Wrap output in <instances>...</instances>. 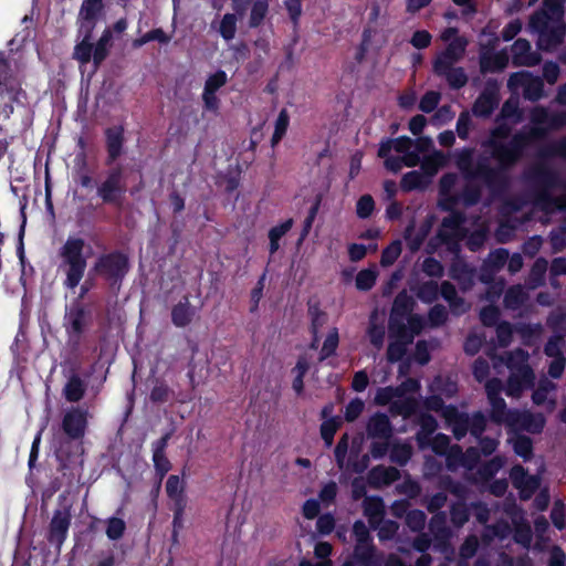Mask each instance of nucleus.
I'll use <instances>...</instances> for the list:
<instances>
[{
    "instance_id": "obj_1",
    "label": "nucleus",
    "mask_w": 566,
    "mask_h": 566,
    "mask_svg": "<svg viewBox=\"0 0 566 566\" xmlns=\"http://www.w3.org/2000/svg\"><path fill=\"white\" fill-rule=\"evenodd\" d=\"M412 300L406 294H399L394 303L390 317V333L396 337L388 347V358L398 360L403 353V345L411 342L422 326V319L411 313Z\"/></svg>"
},
{
    "instance_id": "obj_2",
    "label": "nucleus",
    "mask_w": 566,
    "mask_h": 566,
    "mask_svg": "<svg viewBox=\"0 0 566 566\" xmlns=\"http://www.w3.org/2000/svg\"><path fill=\"white\" fill-rule=\"evenodd\" d=\"M563 0H545L543 11L531 20V28L538 33V46L552 50L563 39L565 28L562 22Z\"/></svg>"
},
{
    "instance_id": "obj_3",
    "label": "nucleus",
    "mask_w": 566,
    "mask_h": 566,
    "mask_svg": "<svg viewBox=\"0 0 566 566\" xmlns=\"http://www.w3.org/2000/svg\"><path fill=\"white\" fill-rule=\"evenodd\" d=\"M91 255V248L84 239L71 235L61 247L59 256V269L64 275V285L69 289H75L82 280L86 261Z\"/></svg>"
},
{
    "instance_id": "obj_4",
    "label": "nucleus",
    "mask_w": 566,
    "mask_h": 566,
    "mask_svg": "<svg viewBox=\"0 0 566 566\" xmlns=\"http://www.w3.org/2000/svg\"><path fill=\"white\" fill-rule=\"evenodd\" d=\"M485 388L492 406V416L497 422H505L514 429H523L533 433L542 431L545 426V418L542 415L505 411L504 400L497 397L501 391V382L499 380H490Z\"/></svg>"
},
{
    "instance_id": "obj_5",
    "label": "nucleus",
    "mask_w": 566,
    "mask_h": 566,
    "mask_svg": "<svg viewBox=\"0 0 566 566\" xmlns=\"http://www.w3.org/2000/svg\"><path fill=\"white\" fill-rule=\"evenodd\" d=\"M411 145L410 138L399 137L382 143L378 154L385 159V165L389 170L398 171L402 166L415 167L419 163V155L411 151Z\"/></svg>"
},
{
    "instance_id": "obj_6",
    "label": "nucleus",
    "mask_w": 566,
    "mask_h": 566,
    "mask_svg": "<svg viewBox=\"0 0 566 566\" xmlns=\"http://www.w3.org/2000/svg\"><path fill=\"white\" fill-rule=\"evenodd\" d=\"M526 361L527 354L523 350H516L510 357L507 365L511 369V377L506 388L509 396L517 397L524 389L533 384L534 374Z\"/></svg>"
},
{
    "instance_id": "obj_7",
    "label": "nucleus",
    "mask_w": 566,
    "mask_h": 566,
    "mask_svg": "<svg viewBox=\"0 0 566 566\" xmlns=\"http://www.w3.org/2000/svg\"><path fill=\"white\" fill-rule=\"evenodd\" d=\"M90 323L88 313L80 305L70 307L65 315L64 326L67 333L69 343L77 345Z\"/></svg>"
},
{
    "instance_id": "obj_8",
    "label": "nucleus",
    "mask_w": 566,
    "mask_h": 566,
    "mask_svg": "<svg viewBox=\"0 0 566 566\" xmlns=\"http://www.w3.org/2000/svg\"><path fill=\"white\" fill-rule=\"evenodd\" d=\"M0 95L6 101L19 102L23 96L19 87V83L13 75V70L6 60L4 55L0 53Z\"/></svg>"
},
{
    "instance_id": "obj_9",
    "label": "nucleus",
    "mask_w": 566,
    "mask_h": 566,
    "mask_svg": "<svg viewBox=\"0 0 566 566\" xmlns=\"http://www.w3.org/2000/svg\"><path fill=\"white\" fill-rule=\"evenodd\" d=\"M509 85L515 93L521 90L530 99H537L542 95V82L527 72L513 74L510 77Z\"/></svg>"
},
{
    "instance_id": "obj_10",
    "label": "nucleus",
    "mask_w": 566,
    "mask_h": 566,
    "mask_svg": "<svg viewBox=\"0 0 566 566\" xmlns=\"http://www.w3.org/2000/svg\"><path fill=\"white\" fill-rule=\"evenodd\" d=\"M465 46L467 41L462 36L447 44L446 50L437 55L434 71L437 73H446L454 62L462 57Z\"/></svg>"
},
{
    "instance_id": "obj_11",
    "label": "nucleus",
    "mask_w": 566,
    "mask_h": 566,
    "mask_svg": "<svg viewBox=\"0 0 566 566\" xmlns=\"http://www.w3.org/2000/svg\"><path fill=\"white\" fill-rule=\"evenodd\" d=\"M102 0H84L80 11V32L91 33L95 21L101 14Z\"/></svg>"
},
{
    "instance_id": "obj_12",
    "label": "nucleus",
    "mask_w": 566,
    "mask_h": 566,
    "mask_svg": "<svg viewBox=\"0 0 566 566\" xmlns=\"http://www.w3.org/2000/svg\"><path fill=\"white\" fill-rule=\"evenodd\" d=\"M86 423V412L78 409H73L65 415L63 419V429L69 437L78 439L84 434Z\"/></svg>"
},
{
    "instance_id": "obj_13",
    "label": "nucleus",
    "mask_w": 566,
    "mask_h": 566,
    "mask_svg": "<svg viewBox=\"0 0 566 566\" xmlns=\"http://www.w3.org/2000/svg\"><path fill=\"white\" fill-rule=\"evenodd\" d=\"M511 478L514 485L521 490V494L525 499L530 497L538 486L537 479L525 474L521 467H515L512 469Z\"/></svg>"
},
{
    "instance_id": "obj_14",
    "label": "nucleus",
    "mask_w": 566,
    "mask_h": 566,
    "mask_svg": "<svg viewBox=\"0 0 566 566\" xmlns=\"http://www.w3.org/2000/svg\"><path fill=\"white\" fill-rule=\"evenodd\" d=\"M70 513L66 511L56 512L51 522V539L61 544L66 535L70 525Z\"/></svg>"
},
{
    "instance_id": "obj_15",
    "label": "nucleus",
    "mask_w": 566,
    "mask_h": 566,
    "mask_svg": "<svg viewBox=\"0 0 566 566\" xmlns=\"http://www.w3.org/2000/svg\"><path fill=\"white\" fill-rule=\"evenodd\" d=\"M531 46L525 40H517L513 44L514 62L521 65H533L538 62V59L533 54H527Z\"/></svg>"
},
{
    "instance_id": "obj_16",
    "label": "nucleus",
    "mask_w": 566,
    "mask_h": 566,
    "mask_svg": "<svg viewBox=\"0 0 566 566\" xmlns=\"http://www.w3.org/2000/svg\"><path fill=\"white\" fill-rule=\"evenodd\" d=\"M554 390H555V385L552 381H549L547 379L541 380L538 384V387L536 388V390L533 394L534 403L543 405V403L547 402L548 410L549 411L554 410V408L556 406L555 400H548V394Z\"/></svg>"
},
{
    "instance_id": "obj_17",
    "label": "nucleus",
    "mask_w": 566,
    "mask_h": 566,
    "mask_svg": "<svg viewBox=\"0 0 566 566\" xmlns=\"http://www.w3.org/2000/svg\"><path fill=\"white\" fill-rule=\"evenodd\" d=\"M446 157L440 151H434L432 155L427 156L422 164L421 170L430 181L431 177H433L438 170L444 165Z\"/></svg>"
},
{
    "instance_id": "obj_18",
    "label": "nucleus",
    "mask_w": 566,
    "mask_h": 566,
    "mask_svg": "<svg viewBox=\"0 0 566 566\" xmlns=\"http://www.w3.org/2000/svg\"><path fill=\"white\" fill-rule=\"evenodd\" d=\"M339 335L336 327H329L324 335V342L321 349V358L325 359L333 355L338 346Z\"/></svg>"
},
{
    "instance_id": "obj_19",
    "label": "nucleus",
    "mask_w": 566,
    "mask_h": 566,
    "mask_svg": "<svg viewBox=\"0 0 566 566\" xmlns=\"http://www.w3.org/2000/svg\"><path fill=\"white\" fill-rule=\"evenodd\" d=\"M496 104L497 97L494 92L484 93L475 102L473 112L476 115L484 116L490 114Z\"/></svg>"
},
{
    "instance_id": "obj_20",
    "label": "nucleus",
    "mask_w": 566,
    "mask_h": 566,
    "mask_svg": "<svg viewBox=\"0 0 566 566\" xmlns=\"http://www.w3.org/2000/svg\"><path fill=\"white\" fill-rule=\"evenodd\" d=\"M429 180L423 174V171H410L406 174L401 180V187L405 190H413L418 188H423L428 185Z\"/></svg>"
},
{
    "instance_id": "obj_21",
    "label": "nucleus",
    "mask_w": 566,
    "mask_h": 566,
    "mask_svg": "<svg viewBox=\"0 0 566 566\" xmlns=\"http://www.w3.org/2000/svg\"><path fill=\"white\" fill-rule=\"evenodd\" d=\"M507 64V56L504 53H484L481 57V67L483 71H494L505 67Z\"/></svg>"
},
{
    "instance_id": "obj_22",
    "label": "nucleus",
    "mask_w": 566,
    "mask_h": 566,
    "mask_svg": "<svg viewBox=\"0 0 566 566\" xmlns=\"http://www.w3.org/2000/svg\"><path fill=\"white\" fill-rule=\"evenodd\" d=\"M310 368V360L306 357H300L295 367L292 369L293 374V389L301 394L303 390V377Z\"/></svg>"
},
{
    "instance_id": "obj_23",
    "label": "nucleus",
    "mask_w": 566,
    "mask_h": 566,
    "mask_svg": "<svg viewBox=\"0 0 566 566\" xmlns=\"http://www.w3.org/2000/svg\"><path fill=\"white\" fill-rule=\"evenodd\" d=\"M502 134L503 133L501 130H497L493 136L492 143L494 144V153L501 163L510 164L517 157L518 151L516 148H506L501 145H497V138Z\"/></svg>"
},
{
    "instance_id": "obj_24",
    "label": "nucleus",
    "mask_w": 566,
    "mask_h": 566,
    "mask_svg": "<svg viewBox=\"0 0 566 566\" xmlns=\"http://www.w3.org/2000/svg\"><path fill=\"white\" fill-rule=\"evenodd\" d=\"M83 40L75 46L74 57L81 63H87L92 55V44L90 43L91 33L80 32Z\"/></svg>"
},
{
    "instance_id": "obj_25",
    "label": "nucleus",
    "mask_w": 566,
    "mask_h": 566,
    "mask_svg": "<svg viewBox=\"0 0 566 566\" xmlns=\"http://www.w3.org/2000/svg\"><path fill=\"white\" fill-rule=\"evenodd\" d=\"M377 279V272L373 269H365L358 272L355 280V285L359 291L370 290Z\"/></svg>"
},
{
    "instance_id": "obj_26",
    "label": "nucleus",
    "mask_w": 566,
    "mask_h": 566,
    "mask_svg": "<svg viewBox=\"0 0 566 566\" xmlns=\"http://www.w3.org/2000/svg\"><path fill=\"white\" fill-rule=\"evenodd\" d=\"M193 311L187 303L178 304L172 310V321L177 326H186L190 323Z\"/></svg>"
},
{
    "instance_id": "obj_27",
    "label": "nucleus",
    "mask_w": 566,
    "mask_h": 566,
    "mask_svg": "<svg viewBox=\"0 0 566 566\" xmlns=\"http://www.w3.org/2000/svg\"><path fill=\"white\" fill-rule=\"evenodd\" d=\"M64 394L66 399L70 401L80 400L84 394V385L82 380L77 377H72L64 388Z\"/></svg>"
},
{
    "instance_id": "obj_28",
    "label": "nucleus",
    "mask_w": 566,
    "mask_h": 566,
    "mask_svg": "<svg viewBox=\"0 0 566 566\" xmlns=\"http://www.w3.org/2000/svg\"><path fill=\"white\" fill-rule=\"evenodd\" d=\"M289 126V115L286 111H281L274 125V133L271 139L272 146H275L280 143L283 136L286 133Z\"/></svg>"
},
{
    "instance_id": "obj_29",
    "label": "nucleus",
    "mask_w": 566,
    "mask_h": 566,
    "mask_svg": "<svg viewBox=\"0 0 566 566\" xmlns=\"http://www.w3.org/2000/svg\"><path fill=\"white\" fill-rule=\"evenodd\" d=\"M237 30V18L233 14L227 13L223 15L219 32L224 40H231L234 38Z\"/></svg>"
},
{
    "instance_id": "obj_30",
    "label": "nucleus",
    "mask_w": 566,
    "mask_h": 566,
    "mask_svg": "<svg viewBox=\"0 0 566 566\" xmlns=\"http://www.w3.org/2000/svg\"><path fill=\"white\" fill-rule=\"evenodd\" d=\"M119 189V177L114 175L111 176L101 187L99 195L104 200L111 201L116 198V192Z\"/></svg>"
},
{
    "instance_id": "obj_31",
    "label": "nucleus",
    "mask_w": 566,
    "mask_h": 566,
    "mask_svg": "<svg viewBox=\"0 0 566 566\" xmlns=\"http://www.w3.org/2000/svg\"><path fill=\"white\" fill-rule=\"evenodd\" d=\"M228 81V76L226 72L218 71L211 74L205 84V90L210 92H217L220 87H222Z\"/></svg>"
},
{
    "instance_id": "obj_32",
    "label": "nucleus",
    "mask_w": 566,
    "mask_h": 566,
    "mask_svg": "<svg viewBox=\"0 0 566 566\" xmlns=\"http://www.w3.org/2000/svg\"><path fill=\"white\" fill-rule=\"evenodd\" d=\"M439 74L446 75L448 78V82L453 87H461L467 83V75L464 74L462 69H451V66H450L446 73H439Z\"/></svg>"
},
{
    "instance_id": "obj_33",
    "label": "nucleus",
    "mask_w": 566,
    "mask_h": 566,
    "mask_svg": "<svg viewBox=\"0 0 566 566\" xmlns=\"http://www.w3.org/2000/svg\"><path fill=\"white\" fill-rule=\"evenodd\" d=\"M401 253V248H400V244L398 242H394L391 243L387 249H385V251L382 252V255H381V264L384 266H388V265H391L397 259L398 256L400 255Z\"/></svg>"
},
{
    "instance_id": "obj_34",
    "label": "nucleus",
    "mask_w": 566,
    "mask_h": 566,
    "mask_svg": "<svg viewBox=\"0 0 566 566\" xmlns=\"http://www.w3.org/2000/svg\"><path fill=\"white\" fill-rule=\"evenodd\" d=\"M125 530V523L120 518L113 517L107 522L106 534L111 539L119 538Z\"/></svg>"
},
{
    "instance_id": "obj_35",
    "label": "nucleus",
    "mask_w": 566,
    "mask_h": 566,
    "mask_svg": "<svg viewBox=\"0 0 566 566\" xmlns=\"http://www.w3.org/2000/svg\"><path fill=\"white\" fill-rule=\"evenodd\" d=\"M564 340L562 337L556 336L549 339L545 347V353L552 358L563 357Z\"/></svg>"
},
{
    "instance_id": "obj_36",
    "label": "nucleus",
    "mask_w": 566,
    "mask_h": 566,
    "mask_svg": "<svg viewBox=\"0 0 566 566\" xmlns=\"http://www.w3.org/2000/svg\"><path fill=\"white\" fill-rule=\"evenodd\" d=\"M268 10V0H256L251 12V25H258Z\"/></svg>"
},
{
    "instance_id": "obj_37",
    "label": "nucleus",
    "mask_w": 566,
    "mask_h": 566,
    "mask_svg": "<svg viewBox=\"0 0 566 566\" xmlns=\"http://www.w3.org/2000/svg\"><path fill=\"white\" fill-rule=\"evenodd\" d=\"M354 534L358 542V546L356 548V554L360 555V551L367 547L368 532L364 523L357 522L354 525Z\"/></svg>"
},
{
    "instance_id": "obj_38",
    "label": "nucleus",
    "mask_w": 566,
    "mask_h": 566,
    "mask_svg": "<svg viewBox=\"0 0 566 566\" xmlns=\"http://www.w3.org/2000/svg\"><path fill=\"white\" fill-rule=\"evenodd\" d=\"M431 40H432V36L428 31L418 30L412 34V36L410 39V43L412 44L413 48L420 50V49H424V48L429 46V44L431 43Z\"/></svg>"
},
{
    "instance_id": "obj_39",
    "label": "nucleus",
    "mask_w": 566,
    "mask_h": 566,
    "mask_svg": "<svg viewBox=\"0 0 566 566\" xmlns=\"http://www.w3.org/2000/svg\"><path fill=\"white\" fill-rule=\"evenodd\" d=\"M513 442V448H514V451L523 457V458H527L531 452H532V443H531V440L528 438H525V437H516L515 439L512 440Z\"/></svg>"
},
{
    "instance_id": "obj_40",
    "label": "nucleus",
    "mask_w": 566,
    "mask_h": 566,
    "mask_svg": "<svg viewBox=\"0 0 566 566\" xmlns=\"http://www.w3.org/2000/svg\"><path fill=\"white\" fill-rule=\"evenodd\" d=\"M182 490H184L182 480L177 475H170L166 483L167 493L172 497H177L180 495Z\"/></svg>"
},
{
    "instance_id": "obj_41",
    "label": "nucleus",
    "mask_w": 566,
    "mask_h": 566,
    "mask_svg": "<svg viewBox=\"0 0 566 566\" xmlns=\"http://www.w3.org/2000/svg\"><path fill=\"white\" fill-rule=\"evenodd\" d=\"M356 210H357V214L360 218H366V217L370 216V213L374 210L373 198L369 196H363L357 202Z\"/></svg>"
},
{
    "instance_id": "obj_42",
    "label": "nucleus",
    "mask_w": 566,
    "mask_h": 566,
    "mask_svg": "<svg viewBox=\"0 0 566 566\" xmlns=\"http://www.w3.org/2000/svg\"><path fill=\"white\" fill-rule=\"evenodd\" d=\"M368 429L374 434H386V432L388 431L387 418L385 416H377L373 418Z\"/></svg>"
},
{
    "instance_id": "obj_43",
    "label": "nucleus",
    "mask_w": 566,
    "mask_h": 566,
    "mask_svg": "<svg viewBox=\"0 0 566 566\" xmlns=\"http://www.w3.org/2000/svg\"><path fill=\"white\" fill-rule=\"evenodd\" d=\"M338 422L335 419L326 420L321 428L322 438L329 446L337 430Z\"/></svg>"
},
{
    "instance_id": "obj_44",
    "label": "nucleus",
    "mask_w": 566,
    "mask_h": 566,
    "mask_svg": "<svg viewBox=\"0 0 566 566\" xmlns=\"http://www.w3.org/2000/svg\"><path fill=\"white\" fill-rule=\"evenodd\" d=\"M440 95L436 92H428L420 101V109L423 112H431L437 106Z\"/></svg>"
},
{
    "instance_id": "obj_45",
    "label": "nucleus",
    "mask_w": 566,
    "mask_h": 566,
    "mask_svg": "<svg viewBox=\"0 0 566 566\" xmlns=\"http://www.w3.org/2000/svg\"><path fill=\"white\" fill-rule=\"evenodd\" d=\"M111 39L109 31L105 32L94 50V61L98 64L106 55V45Z\"/></svg>"
},
{
    "instance_id": "obj_46",
    "label": "nucleus",
    "mask_w": 566,
    "mask_h": 566,
    "mask_svg": "<svg viewBox=\"0 0 566 566\" xmlns=\"http://www.w3.org/2000/svg\"><path fill=\"white\" fill-rule=\"evenodd\" d=\"M368 336H369L370 343L373 345H375L377 348H380L384 343L385 329L382 326H377L375 324H371V326L368 329Z\"/></svg>"
},
{
    "instance_id": "obj_47",
    "label": "nucleus",
    "mask_w": 566,
    "mask_h": 566,
    "mask_svg": "<svg viewBox=\"0 0 566 566\" xmlns=\"http://www.w3.org/2000/svg\"><path fill=\"white\" fill-rule=\"evenodd\" d=\"M364 402L359 399H355L348 403L345 411V418L348 421L355 420L363 411Z\"/></svg>"
},
{
    "instance_id": "obj_48",
    "label": "nucleus",
    "mask_w": 566,
    "mask_h": 566,
    "mask_svg": "<svg viewBox=\"0 0 566 566\" xmlns=\"http://www.w3.org/2000/svg\"><path fill=\"white\" fill-rule=\"evenodd\" d=\"M336 492H337L336 484L333 482L327 483L326 485H324L322 488V490L319 492V501L323 504L328 505L335 499Z\"/></svg>"
},
{
    "instance_id": "obj_49",
    "label": "nucleus",
    "mask_w": 566,
    "mask_h": 566,
    "mask_svg": "<svg viewBox=\"0 0 566 566\" xmlns=\"http://www.w3.org/2000/svg\"><path fill=\"white\" fill-rule=\"evenodd\" d=\"M565 368V358L557 357L552 360L548 368V374L553 378H559L563 375Z\"/></svg>"
},
{
    "instance_id": "obj_50",
    "label": "nucleus",
    "mask_w": 566,
    "mask_h": 566,
    "mask_svg": "<svg viewBox=\"0 0 566 566\" xmlns=\"http://www.w3.org/2000/svg\"><path fill=\"white\" fill-rule=\"evenodd\" d=\"M441 293L443 295V297L450 303V305L455 310V311H460L461 308L458 306V304L455 303V290L454 287L449 284V283H443L442 286H441Z\"/></svg>"
},
{
    "instance_id": "obj_51",
    "label": "nucleus",
    "mask_w": 566,
    "mask_h": 566,
    "mask_svg": "<svg viewBox=\"0 0 566 566\" xmlns=\"http://www.w3.org/2000/svg\"><path fill=\"white\" fill-rule=\"evenodd\" d=\"M319 510V503L314 499L307 500L303 505V514L308 520L316 517Z\"/></svg>"
},
{
    "instance_id": "obj_52",
    "label": "nucleus",
    "mask_w": 566,
    "mask_h": 566,
    "mask_svg": "<svg viewBox=\"0 0 566 566\" xmlns=\"http://www.w3.org/2000/svg\"><path fill=\"white\" fill-rule=\"evenodd\" d=\"M396 395H397L396 390H394L391 388H382V389L378 390V392L375 397V401L378 405H386V403L390 402L391 400H394Z\"/></svg>"
},
{
    "instance_id": "obj_53",
    "label": "nucleus",
    "mask_w": 566,
    "mask_h": 566,
    "mask_svg": "<svg viewBox=\"0 0 566 566\" xmlns=\"http://www.w3.org/2000/svg\"><path fill=\"white\" fill-rule=\"evenodd\" d=\"M326 321H327V317L324 314H318L313 318L312 329H313V335H314V340H313L314 343H316L318 340V338L321 336H323V333L321 329L325 325Z\"/></svg>"
},
{
    "instance_id": "obj_54",
    "label": "nucleus",
    "mask_w": 566,
    "mask_h": 566,
    "mask_svg": "<svg viewBox=\"0 0 566 566\" xmlns=\"http://www.w3.org/2000/svg\"><path fill=\"white\" fill-rule=\"evenodd\" d=\"M438 291V286L434 282L430 281L426 283L421 291L419 292V296L426 301L430 302L433 297H436Z\"/></svg>"
},
{
    "instance_id": "obj_55",
    "label": "nucleus",
    "mask_w": 566,
    "mask_h": 566,
    "mask_svg": "<svg viewBox=\"0 0 566 566\" xmlns=\"http://www.w3.org/2000/svg\"><path fill=\"white\" fill-rule=\"evenodd\" d=\"M292 227L291 221H285L284 223L274 227L271 229L269 233L270 241L280 240Z\"/></svg>"
},
{
    "instance_id": "obj_56",
    "label": "nucleus",
    "mask_w": 566,
    "mask_h": 566,
    "mask_svg": "<svg viewBox=\"0 0 566 566\" xmlns=\"http://www.w3.org/2000/svg\"><path fill=\"white\" fill-rule=\"evenodd\" d=\"M346 451H347V438L343 437V439L338 442L336 450H335L337 463H338L339 468H342V469L345 468Z\"/></svg>"
},
{
    "instance_id": "obj_57",
    "label": "nucleus",
    "mask_w": 566,
    "mask_h": 566,
    "mask_svg": "<svg viewBox=\"0 0 566 566\" xmlns=\"http://www.w3.org/2000/svg\"><path fill=\"white\" fill-rule=\"evenodd\" d=\"M334 528V518L331 515H323L317 521V530L322 534H328Z\"/></svg>"
},
{
    "instance_id": "obj_58",
    "label": "nucleus",
    "mask_w": 566,
    "mask_h": 566,
    "mask_svg": "<svg viewBox=\"0 0 566 566\" xmlns=\"http://www.w3.org/2000/svg\"><path fill=\"white\" fill-rule=\"evenodd\" d=\"M202 99L206 108L210 111H216L218 108V97L216 96V92H210L203 88Z\"/></svg>"
},
{
    "instance_id": "obj_59",
    "label": "nucleus",
    "mask_w": 566,
    "mask_h": 566,
    "mask_svg": "<svg viewBox=\"0 0 566 566\" xmlns=\"http://www.w3.org/2000/svg\"><path fill=\"white\" fill-rule=\"evenodd\" d=\"M410 454H411L410 448L408 446L403 444V446L397 447L394 450L392 458L396 461L403 463L410 458Z\"/></svg>"
},
{
    "instance_id": "obj_60",
    "label": "nucleus",
    "mask_w": 566,
    "mask_h": 566,
    "mask_svg": "<svg viewBox=\"0 0 566 566\" xmlns=\"http://www.w3.org/2000/svg\"><path fill=\"white\" fill-rule=\"evenodd\" d=\"M423 270H424V272H427L429 275H432V276L440 275L442 272V268H441L440 263L432 259L424 261Z\"/></svg>"
},
{
    "instance_id": "obj_61",
    "label": "nucleus",
    "mask_w": 566,
    "mask_h": 566,
    "mask_svg": "<svg viewBox=\"0 0 566 566\" xmlns=\"http://www.w3.org/2000/svg\"><path fill=\"white\" fill-rule=\"evenodd\" d=\"M348 254L352 261H359L366 254V248L361 244H352L348 248Z\"/></svg>"
},
{
    "instance_id": "obj_62",
    "label": "nucleus",
    "mask_w": 566,
    "mask_h": 566,
    "mask_svg": "<svg viewBox=\"0 0 566 566\" xmlns=\"http://www.w3.org/2000/svg\"><path fill=\"white\" fill-rule=\"evenodd\" d=\"M517 112V101L516 99H510L507 101L503 108H502V115L505 119H511L515 116Z\"/></svg>"
},
{
    "instance_id": "obj_63",
    "label": "nucleus",
    "mask_w": 566,
    "mask_h": 566,
    "mask_svg": "<svg viewBox=\"0 0 566 566\" xmlns=\"http://www.w3.org/2000/svg\"><path fill=\"white\" fill-rule=\"evenodd\" d=\"M446 315L443 307L434 306L430 312L429 319L433 325H438L444 321Z\"/></svg>"
},
{
    "instance_id": "obj_64",
    "label": "nucleus",
    "mask_w": 566,
    "mask_h": 566,
    "mask_svg": "<svg viewBox=\"0 0 566 566\" xmlns=\"http://www.w3.org/2000/svg\"><path fill=\"white\" fill-rule=\"evenodd\" d=\"M424 125L426 118L421 115H417L410 120L409 128L413 135H418L419 133H421Z\"/></svg>"
}]
</instances>
